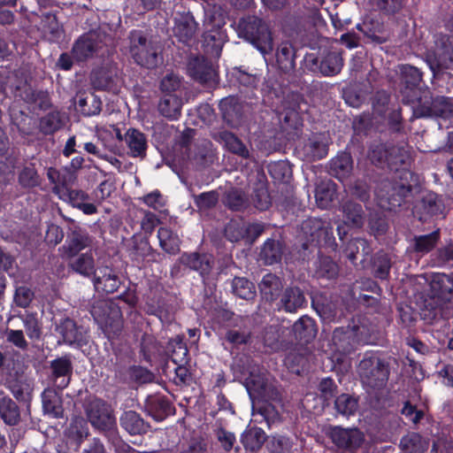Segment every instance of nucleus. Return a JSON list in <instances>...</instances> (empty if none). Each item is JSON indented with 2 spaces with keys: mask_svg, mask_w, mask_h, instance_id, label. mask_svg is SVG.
<instances>
[{
  "mask_svg": "<svg viewBox=\"0 0 453 453\" xmlns=\"http://www.w3.org/2000/svg\"><path fill=\"white\" fill-rule=\"evenodd\" d=\"M352 168V158L349 153L347 152L339 153L330 163L331 174L341 180L350 174Z\"/></svg>",
  "mask_w": 453,
  "mask_h": 453,
  "instance_id": "4be33fe9",
  "label": "nucleus"
},
{
  "mask_svg": "<svg viewBox=\"0 0 453 453\" xmlns=\"http://www.w3.org/2000/svg\"><path fill=\"white\" fill-rule=\"evenodd\" d=\"M276 63L283 72H289L295 68V52L291 43L284 42L276 50Z\"/></svg>",
  "mask_w": 453,
  "mask_h": 453,
  "instance_id": "c85d7f7f",
  "label": "nucleus"
},
{
  "mask_svg": "<svg viewBox=\"0 0 453 453\" xmlns=\"http://www.w3.org/2000/svg\"><path fill=\"white\" fill-rule=\"evenodd\" d=\"M19 183L25 188H32L39 184V176L34 166H25L19 176Z\"/></svg>",
  "mask_w": 453,
  "mask_h": 453,
  "instance_id": "e2e57ef3",
  "label": "nucleus"
},
{
  "mask_svg": "<svg viewBox=\"0 0 453 453\" xmlns=\"http://www.w3.org/2000/svg\"><path fill=\"white\" fill-rule=\"evenodd\" d=\"M360 249H361V251L364 256L369 255L372 251V249L370 248V246L365 239L356 238V239L351 240L349 242L348 247H347L348 257L351 261H354L357 257L356 254H355V250L357 251V253H358Z\"/></svg>",
  "mask_w": 453,
  "mask_h": 453,
  "instance_id": "13d9d810",
  "label": "nucleus"
},
{
  "mask_svg": "<svg viewBox=\"0 0 453 453\" xmlns=\"http://www.w3.org/2000/svg\"><path fill=\"white\" fill-rule=\"evenodd\" d=\"M68 434L78 443H80L85 437H87L88 431L84 419L75 418L68 429Z\"/></svg>",
  "mask_w": 453,
  "mask_h": 453,
  "instance_id": "bf43d9fd",
  "label": "nucleus"
},
{
  "mask_svg": "<svg viewBox=\"0 0 453 453\" xmlns=\"http://www.w3.org/2000/svg\"><path fill=\"white\" fill-rule=\"evenodd\" d=\"M160 247L169 254H175L180 249V238L168 227H160L157 231Z\"/></svg>",
  "mask_w": 453,
  "mask_h": 453,
  "instance_id": "72a5a7b5",
  "label": "nucleus"
},
{
  "mask_svg": "<svg viewBox=\"0 0 453 453\" xmlns=\"http://www.w3.org/2000/svg\"><path fill=\"white\" fill-rule=\"evenodd\" d=\"M240 37L250 42L264 56L273 50V38L265 23L255 16L242 18L237 24Z\"/></svg>",
  "mask_w": 453,
  "mask_h": 453,
  "instance_id": "f03ea898",
  "label": "nucleus"
},
{
  "mask_svg": "<svg viewBox=\"0 0 453 453\" xmlns=\"http://www.w3.org/2000/svg\"><path fill=\"white\" fill-rule=\"evenodd\" d=\"M173 33L180 41L187 42L195 35L197 23L190 12L177 13L174 18Z\"/></svg>",
  "mask_w": 453,
  "mask_h": 453,
  "instance_id": "dca6fc26",
  "label": "nucleus"
},
{
  "mask_svg": "<svg viewBox=\"0 0 453 453\" xmlns=\"http://www.w3.org/2000/svg\"><path fill=\"white\" fill-rule=\"evenodd\" d=\"M439 239V230L434 231L429 234L416 236L414 239L415 250L420 253H427L434 248Z\"/></svg>",
  "mask_w": 453,
  "mask_h": 453,
  "instance_id": "a18cd8bd",
  "label": "nucleus"
},
{
  "mask_svg": "<svg viewBox=\"0 0 453 453\" xmlns=\"http://www.w3.org/2000/svg\"><path fill=\"white\" fill-rule=\"evenodd\" d=\"M215 435L224 450L229 451L233 449L235 442V436L233 433L223 428H219L216 430Z\"/></svg>",
  "mask_w": 453,
  "mask_h": 453,
  "instance_id": "774afa93",
  "label": "nucleus"
},
{
  "mask_svg": "<svg viewBox=\"0 0 453 453\" xmlns=\"http://www.w3.org/2000/svg\"><path fill=\"white\" fill-rule=\"evenodd\" d=\"M435 47L428 51L426 62L435 75L437 70L453 68V42L449 35H435Z\"/></svg>",
  "mask_w": 453,
  "mask_h": 453,
  "instance_id": "20e7f679",
  "label": "nucleus"
},
{
  "mask_svg": "<svg viewBox=\"0 0 453 453\" xmlns=\"http://www.w3.org/2000/svg\"><path fill=\"white\" fill-rule=\"evenodd\" d=\"M265 441V434L258 427H250L242 435V442L244 448L252 451L258 449Z\"/></svg>",
  "mask_w": 453,
  "mask_h": 453,
  "instance_id": "e433bc0d",
  "label": "nucleus"
},
{
  "mask_svg": "<svg viewBox=\"0 0 453 453\" xmlns=\"http://www.w3.org/2000/svg\"><path fill=\"white\" fill-rule=\"evenodd\" d=\"M92 237L81 229H76L68 236L65 244L62 246L63 256L66 258L75 257L81 250L92 244Z\"/></svg>",
  "mask_w": 453,
  "mask_h": 453,
  "instance_id": "4468645a",
  "label": "nucleus"
},
{
  "mask_svg": "<svg viewBox=\"0 0 453 453\" xmlns=\"http://www.w3.org/2000/svg\"><path fill=\"white\" fill-rule=\"evenodd\" d=\"M281 254L282 250L280 242L268 240L262 248L260 257L265 264L273 265L280 259Z\"/></svg>",
  "mask_w": 453,
  "mask_h": 453,
  "instance_id": "79ce46f5",
  "label": "nucleus"
},
{
  "mask_svg": "<svg viewBox=\"0 0 453 453\" xmlns=\"http://www.w3.org/2000/svg\"><path fill=\"white\" fill-rule=\"evenodd\" d=\"M97 136L104 143L105 146H110L108 142H112L114 140L121 141L123 139L120 130L115 126H108L98 128Z\"/></svg>",
  "mask_w": 453,
  "mask_h": 453,
  "instance_id": "052dcab7",
  "label": "nucleus"
},
{
  "mask_svg": "<svg viewBox=\"0 0 453 453\" xmlns=\"http://www.w3.org/2000/svg\"><path fill=\"white\" fill-rule=\"evenodd\" d=\"M336 196L335 185L330 180L322 181L315 190L316 203L319 207L326 209L330 206Z\"/></svg>",
  "mask_w": 453,
  "mask_h": 453,
  "instance_id": "7c9ffc66",
  "label": "nucleus"
},
{
  "mask_svg": "<svg viewBox=\"0 0 453 453\" xmlns=\"http://www.w3.org/2000/svg\"><path fill=\"white\" fill-rule=\"evenodd\" d=\"M259 288L264 298L267 301H273L280 295L282 282L278 276L268 273L263 277L259 283Z\"/></svg>",
  "mask_w": 453,
  "mask_h": 453,
  "instance_id": "cd10ccee",
  "label": "nucleus"
},
{
  "mask_svg": "<svg viewBox=\"0 0 453 453\" xmlns=\"http://www.w3.org/2000/svg\"><path fill=\"white\" fill-rule=\"evenodd\" d=\"M306 150L307 155L314 160L320 159L327 154L326 144L318 140H311L306 145Z\"/></svg>",
  "mask_w": 453,
  "mask_h": 453,
  "instance_id": "69168bd1",
  "label": "nucleus"
},
{
  "mask_svg": "<svg viewBox=\"0 0 453 453\" xmlns=\"http://www.w3.org/2000/svg\"><path fill=\"white\" fill-rule=\"evenodd\" d=\"M232 289L235 296L246 300L253 298L255 295L253 284L244 278H234L232 281Z\"/></svg>",
  "mask_w": 453,
  "mask_h": 453,
  "instance_id": "49530a36",
  "label": "nucleus"
},
{
  "mask_svg": "<svg viewBox=\"0 0 453 453\" xmlns=\"http://www.w3.org/2000/svg\"><path fill=\"white\" fill-rule=\"evenodd\" d=\"M245 385L251 398L276 400L279 396L278 391L269 380V375L259 367L253 368L246 379Z\"/></svg>",
  "mask_w": 453,
  "mask_h": 453,
  "instance_id": "0eeeda50",
  "label": "nucleus"
},
{
  "mask_svg": "<svg viewBox=\"0 0 453 453\" xmlns=\"http://www.w3.org/2000/svg\"><path fill=\"white\" fill-rule=\"evenodd\" d=\"M129 40L130 54L138 65L153 68L161 61L159 47L152 42H147L142 32L132 31Z\"/></svg>",
  "mask_w": 453,
  "mask_h": 453,
  "instance_id": "7ed1b4c3",
  "label": "nucleus"
},
{
  "mask_svg": "<svg viewBox=\"0 0 453 453\" xmlns=\"http://www.w3.org/2000/svg\"><path fill=\"white\" fill-rule=\"evenodd\" d=\"M368 157L376 165H388L391 170L400 172V179L405 181L392 183L389 180H383L375 190V196L381 209L391 211L400 206L403 198L411 192V184L407 180L408 177H412V174L405 170L409 159L408 151L404 148L378 143L372 145Z\"/></svg>",
  "mask_w": 453,
  "mask_h": 453,
  "instance_id": "f257e3e1",
  "label": "nucleus"
},
{
  "mask_svg": "<svg viewBox=\"0 0 453 453\" xmlns=\"http://www.w3.org/2000/svg\"><path fill=\"white\" fill-rule=\"evenodd\" d=\"M129 255L137 262L144 260L151 254V247L145 237L134 235L129 243Z\"/></svg>",
  "mask_w": 453,
  "mask_h": 453,
  "instance_id": "2f4dec72",
  "label": "nucleus"
},
{
  "mask_svg": "<svg viewBox=\"0 0 453 453\" xmlns=\"http://www.w3.org/2000/svg\"><path fill=\"white\" fill-rule=\"evenodd\" d=\"M22 321L27 336L30 339H38L41 335V326L36 315L27 313L22 317Z\"/></svg>",
  "mask_w": 453,
  "mask_h": 453,
  "instance_id": "6e6d98bb",
  "label": "nucleus"
},
{
  "mask_svg": "<svg viewBox=\"0 0 453 453\" xmlns=\"http://www.w3.org/2000/svg\"><path fill=\"white\" fill-rule=\"evenodd\" d=\"M87 415L93 426L97 429L115 434V418L111 408L100 399H93L87 405Z\"/></svg>",
  "mask_w": 453,
  "mask_h": 453,
  "instance_id": "6e6552de",
  "label": "nucleus"
},
{
  "mask_svg": "<svg viewBox=\"0 0 453 453\" xmlns=\"http://www.w3.org/2000/svg\"><path fill=\"white\" fill-rule=\"evenodd\" d=\"M57 332L69 345L81 346L88 340L87 330L82 326H77L74 321L68 318L61 320L57 326Z\"/></svg>",
  "mask_w": 453,
  "mask_h": 453,
  "instance_id": "9b49d317",
  "label": "nucleus"
},
{
  "mask_svg": "<svg viewBox=\"0 0 453 453\" xmlns=\"http://www.w3.org/2000/svg\"><path fill=\"white\" fill-rule=\"evenodd\" d=\"M225 203L230 209L239 211L247 205L248 200L242 190L234 188L226 193Z\"/></svg>",
  "mask_w": 453,
  "mask_h": 453,
  "instance_id": "3c124183",
  "label": "nucleus"
},
{
  "mask_svg": "<svg viewBox=\"0 0 453 453\" xmlns=\"http://www.w3.org/2000/svg\"><path fill=\"white\" fill-rule=\"evenodd\" d=\"M338 273L337 265L329 257H321L316 270L319 278L333 279Z\"/></svg>",
  "mask_w": 453,
  "mask_h": 453,
  "instance_id": "603ef678",
  "label": "nucleus"
},
{
  "mask_svg": "<svg viewBox=\"0 0 453 453\" xmlns=\"http://www.w3.org/2000/svg\"><path fill=\"white\" fill-rule=\"evenodd\" d=\"M268 447L274 453H289L291 442L288 438L282 435L273 436L268 441Z\"/></svg>",
  "mask_w": 453,
  "mask_h": 453,
  "instance_id": "0e129e2a",
  "label": "nucleus"
},
{
  "mask_svg": "<svg viewBox=\"0 0 453 453\" xmlns=\"http://www.w3.org/2000/svg\"><path fill=\"white\" fill-rule=\"evenodd\" d=\"M91 315L96 322L106 332L114 334L120 331L122 323L119 308L109 300H99L91 308Z\"/></svg>",
  "mask_w": 453,
  "mask_h": 453,
  "instance_id": "39448f33",
  "label": "nucleus"
},
{
  "mask_svg": "<svg viewBox=\"0 0 453 453\" xmlns=\"http://www.w3.org/2000/svg\"><path fill=\"white\" fill-rule=\"evenodd\" d=\"M359 328H337L334 331L332 337V351L335 353L334 358L336 361H342L336 354L347 355L352 352L357 345L368 343V341L359 335Z\"/></svg>",
  "mask_w": 453,
  "mask_h": 453,
  "instance_id": "423d86ee",
  "label": "nucleus"
},
{
  "mask_svg": "<svg viewBox=\"0 0 453 453\" xmlns=\"http://www.w3.org/2000/svg\"><path fill=\"white\" fill-rule=\"evenodd\" d=\"M122 427L130 434H140L145 433L147 426L138 413L128 411L123 413L120 418Z\"/></svg>",
  "mask_w": 453,
  "mask_h": 453,
  "instance_id": "c756f323",
  "label": "nucleus"
},
{
  "mask_svg": "<svg viewBox=\"0 0 453 453\" xmlns=\"http://www.w3.org/2000/svg\"><path fill=\"white\" fill-rule=\"evenodd\" d=\"M97 136L104 143L105 146H110L108 142H112L114 140L121 141L123 139L120 130L115 126H108L98 128Z\"/></svg>",
  "mask_w": 453,
  "mask_h": 453,
  "instance_id": "680f3d73",
  "label": "nucleus"
},
{
  "mask_svg": "<svg viewBox=\"0 0 453 453\" xmlns=\"http://www.w3.org/2000/svg\"><path fill=\"white\" fill-rule=\"evenodd\" d=\"M302 230L306 235L307 242L330 243L333 237L332 228L324 225L320 219H311L304 221L302 225Z\"/></svg>",
  "mask_w": 453,
  "mask_h": 453,
  "instance_id": "9d476101",
  "label": "nucleus"
},
{
  "mask_svg": "<svg viewBox=\"0 0 453 453\" xmlns=\"http://www.w3.org/2000/svg\"><path fill=\"white\" fill-rule=\"evenodd\" d=\"M219 196L215 191L202 193L195 197V202L200 210H207L213 207L218 202Z\"/></svg>",
  "mask_w": 453,
  "mask_h": 453,
  "instance_id": "338daca9",
  "label": "nucleus"
},
{
  "mask_svg": "<svg viewBox=\"0 0 453 453\" xmlns=\"http://www.w3.org/2000/svg\"><path fill=\"white\" fill-rule=\"evenodd\" d=\"M293 332L296 338L303 342H309L317 334L315 322L308 316H303L293 326Z\"/></svg>",
  "mask_w": 453,
  "mask_h": 453,
  "instance_id": "b1692460",
  "label": "nucleus"
},
{
  "mask_svg": "<svg viewBox=\"0 0 453 453\" xmlns=\"http://www.w3.org/2000/svg\"><path fill=\"white\" fill-rule=\"evenodd\" d=\"M94 286L98 292H115L120 286L118 276L108 267L99 269L94 278Z\"/></svg>",
  "mask_w": 453,
  "mask_h": 453,
  "instance_id": "f3484780",
  "label": "nucleus"
},
{
  "mask_svg": "<svg viewBox=\"0 0 453 453\" xmlns=\"http://www.w3.org/2000/svg\"><path fill=\"white\" fill-rule=\"evenodd\" d=\"M14 76L7 77L4 73L0 72V90H4L8 86L11 89H14L15 96L21 99L31 102L35 100V94L30 85L27 84V81L19 82L18 85H14L12 80Z\"/></svg>",
  "mask_w": 453,
  "mask_h": 453,
  "instance_id": "393cba45",
  "label": "nucleus"
},
{
  "mask_svg": "<svg viewBox=\"0 0 453 453\" xmlns=\"http://www.w3.org/2000/svg\"><path fill=\"white\" fill-rule=\"evenodd\" d=\"M182 102L180 97L173 94H166L160 100L158 110L160 113L170 119H177L180 116Z\"/></svg>",
  "mask_w": 453,
  "mask_h": 453,
  "instance_id": "a878e982",
  "label": "nucleus"
},
{
  "mask_svg": "<svg viewBox=\"0 0 453 453\" xmlns=\"http://www.w3.org/2000/svg\"><path fill=\"white\" fill-rule=\"evenodd\" d=\"M101 100L95 95H81L78 99V107L85 116L96 115L101 111Z\"/></svg>",
  "mask_w": 453,
  "mask_h": 453,
  "instance_id": "ea45409f",
  "label": "nucleus"
},
{
  "mask_svg": "<svg viewBox=\"0 0 453 453\" xmlns=\"http://www.w3.org/2000/svg\"><path fill=\"white\" fill-rule=\"evenodd\" d=\"M70 266L76 273L89 277L96 274L95 261L91 251L85 252L70 263Z\"/></svg>",
  "mask_w": 453,
  "mask_h": 453,
  "instance_id": "473e14b6",
  "label": "nucleus"
},
{
  "mask_svg": "<svg viewBox=\"0 0 453 453\" xmlns=\"http://www.w3.org/2000/svg\"><path fill=\"white\" fill-rule=\"evenodd\" d=\"M119 78L106 72H99L93 76V85L99 89L111 90L116 92L119 88Z\"/></svg>",
  "mask_w": 453,
  "mask_h": 453,
  "instance_id": "a19ab883",
  "label": "nucleus"
},
{
  "mask_svg": "<svg viewBox=\"0 0 453 453\" xmlns=\"http://www.w3.org/2000/svg\"><path fill=\"white\" fill-rule=\"evenodd\" d=\"M125 142L133 157L143 156L145 154L147 141L142 132L136 129H128L125 134Z\"/></svg>",
  "mask_w": 453,
  "mask_h": 453,
  "instance_id": "bb28decb",
  "label": "nucleus"
},
{
  "mask_svg": "<svg viewBox=\"0 0 453 453\" xmlns=\"http://www.w3.org/2000/svg\"><path fill=\"white\" fill-rule=\"evenodd\" d=\"M400 446L407 453H423L427 442L418 434L410 433L402 438Z\"/></svg>",
  "mask_w": 453,
  "mask_h": 453,
  "instance_id": "58836bf2",
  "label": "nucleus"
},
{
  "mask_svg": "<svg viewBox=\"0 0 453 453\" xmlns=\"http://www.w3.org/2000/svg\"><path fill=\"white\" fill-rule=\"evenodd\" d=\"M334 404L337 411L346 417L353 415L357 410V400L347 394L339 395Z\"/></svg>",
  "mask_w": 453,
  "mask_h": 453,
  "instance_id": "09e8293b",
  "label": "nucleus"
},
{
  "mask_svg": "<svg viewBox=\"0 0 453 453\" xmlns=\"http://www.w3.org/2000/svg\"><path fill=\"white\" fill-rule=\"evenodd\" d=\"M51 368L55 386L59 389L66 388L73 371L71 360L66 357L58 358L52 361Z\"/></svg>",
  "mask_w": 453,
  "mask_h": 453,
  "instance_id": "a211bd4d",
  "label": "nucleus"
},
{
  "mask_svg": "<svg viewBox=\"0 0 453 453\" xmlns=\"http://www.w3.org/2000/svg\"><path fill=\"white\" fill-rule=\"evenodd\" d=\"M42 408L46 414L52 418L63 416L61 396L54 389H45L42 394Z\"/></svg>",
  "mask_w": 453,
  "mask_h": 453,
  "instance_id": "412c9836",
  "label": "nucleus"
},
{
  "mask_svg": "<svg viewBox=\"0 0 453 453\" xmlns=\"http://www.w3.org/2000/svg\"><path fill=\"white\" fill-rule=\"evenodd\" d=\"M346 224L360 226L363 224L362 207L360 204L348 202L342 206Z\"/></svg>",
  "mask_w": 453,
  "mask_h": 453,
  "instance_id": "c03bdc74",
  "label": "nucleus"
},
{
  "mask_svg": "<svg viewBox=\"0 0 453 453\" xmlns=\"http://www.w3.org/2000/svg\"><path fill=\"white\" fill-rule=\"evenodd\" d=\"M219 140L229 151L243 158L249 157V150L242 141L232 133L227 131L221 132L219 134Z\"/></svg>",
  "mask_w": 453,
  "mask_h": 453,
  "instance_id": "f704fd0d",
  "label": "nucleus"
},
{
  "mask_svg": "<svg viewBox=\"0 0 453 453\" xmlns=\"http://www.w3.org/2000/svg\"><path fill=\"white\" fill-rule=\"evenodd\" d=\"M304 300V296L298 288H289L283 294L281 304L286 311L294 312L303 304Z\"/></svg>",
  "mask_w": 453,
  "mask_h": 453,
  "instance_id": "c9c22d12",
  "label": "nucleus"
},
{
  "mask_svg": "<svg viewBox=\"0 0 453 453\" xmlns=\"http://www.w3.org/2000/svg\"><path fill=\"white\" fill-rule=\"evenodd\" d=\"M188 72L194 80L200 83H211L216 79L214 67L203 57L191 58L188 65Z\"/></svg>",
  "mask_w": 453,
  "mask_h": 453,
  "instance_id": "f8f14e48",
  "label": "nucleus"
},
{
  "mask_svg": "<svg viewBox=\"0 0 453 453\" xmlns=\"http://www.w3.org/2000/svg\"><path fill=\"white\" fill-rule=\"evenodd\" d=\"M100 48L99 36L96 33H88L81 36L73 47V56L78 61H83L93 55Z\"/></svg>",
  "mask_w": 453,
  "mask_h": 453,
  "instance_id": "ddd939ff",
  "label": "nucleus"
},
{
  "mask_svg": "<svg viewBox=\"0 0 453 453\" xmlns=\"http://www.w3.org/2000/svg\"><path fill=\"white\" fill-rule=\"evenodd\" d=\"M180 261L189 268L198 271L202 276L208 274L211 268V257L197 253L183 254Z\"/></svg>",
  "mask_w": 453,
  "mask_h": 453,
  "instance_id": "5701e85b",
  "label": "nucleus"
},
{
  "mask_svg": "<svg viewBox=\"0 0 453 453\" xmlns=\"http://www.w3.org/2000/svg\"><path fill=\"white\" fill-rule=\"evenodd\" d=\"M415 114L418 117H428L432 115L442 118H449L453 114V104L444 96L436 97L431 106L416 109Z\"/></svg>",
  "mask_w": 453,
  "mask_h": 453,
  "instance_id": "6ab92c4d",
  "label": "nucleus"
},
{
  "mask_svg": "<svg viewBox=\"0 0 453 453\" xmlns=\"http://www.w3.org/2000/svg\"><path fill=\"white\" fill-rule=\"evenodd\" d=\"M47 176H48V179L50 180V181L54 184V188H53V192L58 196V197L64 201H66V200H69V199H73V192H64V194H62V188L59 186V181H60V176H61V172L53 168V167H50L48 170H47Z\"/></svg>",
  "mask_w": 453,
  "mask_h": 453,
  "instance_id": "4d7b16f0",
  "label": "nucleus"
},
{
  "mask_svg": "<svg viewBox=\"0 0 453 453\" xmlns=\"http://www.w3.org/2000/svg\"><path fill=\"white\" fill-rule=\"evenodd\" d=\"M41 30L44 38L52 42H59L64 36L63 27L52 13L43 15L41 22Z\"/></svg>",
  "mask_w": 453,
  "mask_h": 453,
  "instance_id": "aec40b11",
  "label": "nucleus"
},
{
  "mask_svg": "<svg viewBox=\"0 0 453 453\" xmlns=\"http://www.w3.org/2000/svg\"><path fill=\"white\" fill-rule=\"evenodd\" d=\"M225 235L232 242L245 240V221L242 219L231 220L226 226Z\"/></svg>",
  "mask_w": 453,
  "mask_h": 453,
  "instance_id": "de8ad7c7",
  "label": "nucleus"
},
{
  "mask_svg": "<svg viewBox=\"0 0 453 453\" xmlns=\"http://www.w3.org/2000/svg\"><path fill=\"white\" fill-rule=\"evenodd\" d=\"M343 61L342 56L338 52L328 53L321 61L319 69L323 75H335L342 70Z\"/></svg>",
  "mask_w": 453,
  "mask_h": 453,
  "instance_id": "4c0bfd02",
  "label": "nucleus"
},
{
  "mask_svg": "<svg viewBox=\"0 0 453 453\" xmlns=\"http://www.w3.org/2000/svg\"><path fill=\"white\" fill-rule=\"evenodd\" d=\"M260 415L268 425L278 420L279 414L272 403H264L260 406H256L253 403V415Z\"/></svg>",
  "mask_w": 453,
  "mask_h": 453,
  "instance_id": "5fc2aeb1",
  "label": "nucleus"
},
{
  "mask_svg": "<svg viewBox=\"0 0 453 453\" xmlns=\"http://www.w3.org/2000/svg\"><path fill=\"white\" fill-rule=\"evenodd\" d=\"M399 72L407 85L417 86L422 80V73L420 71L412 65H400Z\"/></svg>",
  "mask_w": 453,
  "mask_h": 453,
  "instance_id": "864d4df0",
  "label": "nucleus"
},
{
  "mask_svg": "<svg viewBox=\"0 0 453 453\" xmlns=\"http://www.w3.org/2000/svg\"><path fill=\"white\" fill-rule=\"evenodd\" d=\"M0 417L9 426L16 425L19 419V411L16 403L9 398L0 404Z\"/></svg>",
  "mask_w": 453,
  "mask_h": 453,
  "instance_id": "37998d69",
  "label": "nucleus"
},
{
  "mask_svg": "<svg viewBox=\"0 0 453 453\" xmlns=\"http://www.w3.org/2000/svg\"><path fill=\"white\" fill-rule=\"evenodd\" d=\"M330 437L338 448L351 451L358 449L365 441L364 434L357 428L335 426L332 428Z\"/></svg>",
  "mask_w": 453,
  "mask_h": 453,
  "instance_id": "1a4fd4ad",
  "label": "nucleus"
},
{
  "mask_svg": "<svg viewBox=\"0 0 453 453\" xmlns=\"http://www.w3.org/2000/svg\"><path fill=\"white\" fill-rule=\"evenodd\" d=\"M430 287L439 300L443 303H453V277L445 273H434Z\"/></svg>",
  "mask_w": 453,
  "mask_h": 453,
  "instance_id": "2eb2a0df",
  "label": "nucleus"
},
{
  "mask_svg": "<svg viewBox=\"0 0 453 453\" xmlns=\"http://www.w3.org/2000/svg\"><path fill=\"white\" fill-rule=\"evenodd\" d=\"M169 349L172 350V360L175 364H183L187 360L188 350L183 342L182 338L177 336L169 342Z\"/></svg>",
  "mask_w": 453,
  "mask_h": 453,
  "instance_id": "8fccbe9b",
  "label": "nucleus"
}]
</instances>
